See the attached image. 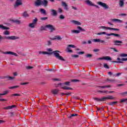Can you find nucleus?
Segmentation results:
<instances>
[{"label":"nucleus","instance_id":"41","mask_svg":"<svg viewBox=\"0 0 127 127\" xmlns=\"http://www.w3.org/2000/svg\"><path fill=\"white\" fill-rule=\"evenodd\" d=\"M19 86L18 85H15L14 86L9 87V89H16V88H18Z\"/></svg>","mask_w":127,"mask_h":127},{"label":"nucleus","instance_id":"43","mask_svg":"<svg viewBox=\"0 0 127 127\" xmlns=\"http://www.w3.org/2000/svg\"><path fill=\"white\" fill-rule=\"evenodd\" d=\"M117 103H118V102H117V101L111 102L110 103V106H114V105H115V104H117Z\"/></svg>","mask_w":127,"mask_h":127},{"label":"nucleus","instance_id":"18","mask_svg":"<svg viewBox=\"0 0 127 127\" xmlns=\"http://www.w3.org/2000/svg\"><path fill=\"white\" fill-rule=\"evenodd\" d=\"M41 0H37L35 2V5L36 6H39L40 5H41Z\"/></svg>","mask_w":127,"mask_h":127},{"label":"nucleus","instance_id":"29","mask_svg":"<svg viewBox=\"0 0 127 127\" xmlns=\"http://www.w3.org/2000/svg\"><path fill=\"white\" fill-rule=\"evenodd\" d=\"M47 28V27H46V25L45 26H42L40 28V30H41V31H43V30H46Z\"/></svg>","mask_w":127,"mask_h":127},{"label":"nucleus","instance_id":"20","mask_svg":"<svg viewBox=\"0 0 127 127\" xmlns=\"http://www.w3.org/2000/svg\"><path fill=\"white\" fill-rule=\"evenodd\" d=\"M15 105L8 106L4 108V110H11V109H14Z\"/></svg>","mask_w":127,"mask_h":127},{"label":"nucleus","instance_id":"13","mask_svg":"<svg viewBox=\"0 0 127 127\" xmlns=\"http://www.w3.org/2000/svg\"><path fill=\"white\" fill-rule=\"evenodd\" d=\"M51 12H52V15L53 16H57V15L58 14L57 11L55 9H51Z\"/></svg>","mask_w":127,"mask_h":127},{"label":"nucleus","instance_id":"34","mask_svg":"<svg viewBox=\"0 0 127 127\" xmlns=\"http://www.w3.org/2000/svg\"><path fill=\"white\" fill-rule=\"evenodd\" d=\"M64 90H72V88L68 87V86H64L62 87Z\"/></svg>","mask_w":127,"mask_h":127},{"label":"nucleus","instance_id":"60","mask_svg":"<svg viewBox=\"0 0 127 127\" xmlns=\"http://www.w3.org/2000/svg\"><path fill=\"white\" fill-rule=\"evenodd\" d=\"M85 53L84 52H79L77 53V54H79V55H81L82 54H84Z\"/></svg>","mask_w":127,"mask_h":127},{"label":"nucleus","instance_id":"53","mask_svg":"<svg viewBox=\"0 0 127 127\" xmlns=\"http://www.w3.org/2000/svg\"><path fill=\"white\" fill-rule=\"evenodd\" d=\"M7 78H8V80H13V79H14V77L9 76L7 77Z\"/></svg>","mask_w":127,"mask_h":127},{"label":"nucleus","instance_id":"21","mask_svg":"<svg viewBox=\"0 0 127 127\" xmlns=\"http://www.w3.org/2000/svg\"><path fill=\"white\" fill-rule=\"evenodd\" d=\"M113 22H118L119 23H122L123 20H120L119 19H113Z\"/></svg>","mask_w":127,"mask_h":127},{"label":"nucleus","instance_id":"16","mask_svg":"<svg viewBox=\"0 0 127 127\" xmlns=\"http://www.w3.org/2000/svg\"><path fill=\"white\" fill-rule=\"evenodd\" d=\"M0 29H2V30H8L9 28L0 24Z\"/></svg>","mask_w":127,"mask_h":127},{"label":"nucleus","instance_id":"9","mask_svg":"<svg viewBox=\"0 0 127 127\" xmlns=\"http://www.w3.org/2000/svg\"><path fill=\"white\" fill-rule=\"evenodd\" d=\"M62 39H63V37L59 35L55 36L54 38L51 39L52 40H55V41H60V40H62Z\"/></svg>","mask_w":127,"mask_h":127},{"label":"nucleus","instance_id":"54","mask_svg":"<svg viewBox=\"0 0 127 127\" xmlns=\"http://www.w3.org/2000/svg\"><path fill=\"white\" fill-rule=\"evenodd\" d=\"M36 22H37V18H35L34 20H33V23L35 24L36 23Z\"/></svg>","mask_w":127,"mask_h":127},{"label":"nucleus","instance_id":"64","mask_svg":"<svg viewBox=\"0 0 127 127\" xmlns=\"http://www.w3.org/2000/svg\"><path fill=\"white\" fill-rule=\"evenodd\" d=\"M4 123H5V121L3 120H0V124H4Z\"/></svg>","mask_w":127,"mask_h":127},{"label":"nucleus","instance_id":"39","mask_svg":"<svg viewBox=\"0 0 127 127\" xmlns=\"http://www.w3.org/2000/svg\"><path fill=\"white\" fill-rule=\"evenodd\" d=\"M103 66L105 69H109L110 67L107 64H104Z\"/></svg>","mask_w":127,"mask_h":127},{"label":"nucleus","instance_id":"50","mask_svg":"<svg viewBox=\"0 0 127 127\" xmlns=\"http://www.w3.org/2000/svg\"><path fill=\"white\" fill-rule=\"evenodd\" d=\"M32 68H33V66H26V69H27V70H30V69H32Z\"/></svg>","mask_w":127,"mask_h":127},{"label":"nucleus","instance_id":"33","mask_svg":"<svg viewBox=\"0 0 127 127\" xmlns=\"http://www.w3.org/2000/svg\"><path fill=\"white\" fill-rule=\"evenodd\" d=\"M70 47L71 48H76V46L74 45H69L67 46L66 49H70Z\"/></svg>","mask_w":127,"mask_h":127},{"label":"nucleus","instance_id":"57","mask_svg":"<svg viewBox=\"0 0 127 127\" xmlns=\"http://www.w3.org/2000/svg\"><path fill=\"white\" fill-rule=\"evenodd\" d=\"M47 50L48 51H49V52H52V51H53V50L52 49H51V48H48V49H47Z\"/></svg>","mask_w":127,"mask_h":127},{"label":"nucleus","instance_id":"8","mask_svg":"<svg viewBox=\"0 0 127 127\" xmlns=\"http://www.w3.org/2000/svg\"><path fill=\"white\" fill-rule=\"evenodd\" d=\"M22 4V0H16L14 5V7H18L19 5Z\"/></svg>","mask_w":127,"mask_h":127},{"label":"nucleus","instance_id":"10","mask_svg":"<svg viewBox=\"0 0 127 127\" xmlns=\"http://www.w3.org/2000/svg\"><path fill=\"white\" fill-rule=\"evenodd\" d=\"M102 100H103V101H106V100H116V98L114 97L113 96L108 95L107 97H103Z\"/></svg>","mask_w":127,"mask_h":127},{"label":"nucleus","instance_id":"42","mask_svg":"<svg viewBox=\"0 0 127 127\" xmlns=\"http://www.w3.org/2000/svg\"><path fill=\"white\" fill-rule=\"evenodd\" d=\"M110 49H113L115 52H119V51L116 48H110Z\"/></svg>","mask_w":127,"mask_h":127},{"label":"nucleus","instance_id":"44","mask_svg":"<svg viewBox=\"0 0 127 127\" xmlns=\"http://www.w3.org/2000/svg\"><path fill=\"white\" fill-rule=\"evenodd\" d=\"M76 116H78V115H77V114H71L70 116H69L68 117V118H69V119H71V117H76Z\"/></svg>","mask_w":127,"mask_h":127},{"label":"nucleus","instance_id":"63","mask_svg":"<svg viewBox=\"0 0 127 127\" xmlns=\"http://www.w3.org/2000/svg\"><path fill=\"white\" fill-rule=\"evenodd\" d=\"M121 61H127V58H122Z\"/></svg>","mask_w":127,"mask_h":127},{"label":"nucleus","instance_id":"22","mask_svg":"<svg viewBox=\"0 0 127 127\" xmlns=\"http://www.w3.org/2000/svg\"><path fill=\"white\" fill-rule=\"evenodd\" d=\"M119 5L121 7H123L125 5V2L123 0H119Z\"/></svg>","mask_w":127,"mask_h":127},{"label":"nucleus","instance_id":"7","mask_svg":"<svg viewBox=\"0 0 127 127\" xmlns=\"http://www.w3.org/2000/svg\"><path fill=\"white\" fill-rule=\"evenodd\" d=\"M46 27L50 30V32H54L56 30L55 27L51 24H48L46 25Z\"/></svg>","mask_w":127,"mask_h":127},{"label":"nucleus","instance_id":"62","mask_svg":"<svg viewBox=\"0 0 127 127\" xmlns=\"http://www.w3.org/2000/svg\"><path fill=\"white\" fill-rule=\"evenodd\" d=\"M62 11H63V10H62V9H61V8H59V12L61 13V12H62Z\"/></svg>","mask_w":127,"mask_h":127},{"label":"nucleus","instance_id":"30","mask_svg":"<svg viewBox=\"0 0 127 127\" xmlns=\"http://www.w3.org/2000/svg\"><path fill=\"white\" fill-rule=\"evenodd\" d=\"M40 11L41 13H43V14H46V10L43 8L40 9Z\"/></svg>","mask_w":127,"mask_h":127},{"label":"nucleus","instance_id":"58","mask_svg":"<svg viewBox=\"0 0 127 127\" xmlns=\"http://www.w3.org/2000/svg\"><path fill=\"white\" fill-rule=\"evenodd\" d=\"M47 45H48V46H50V45H51V41H48V42H47Z\"/></svg>","mask_w":127,"mask_h":127},{"label":"nucleus","instance_id":"45","mask_svg":"<svg viewBox=\"0 0 127 127\" xmlns=\"http://www.w3.org/2000/svg\"><path fill=\"white\" fill-rule=\"evenodd\" d=\"M120 95H121L122 96H126V95H127V91L122 92V93H120Z\"/></svg>","mask_w":127,"mask_h":127},{"label":"nucleus","instance_id":"31","mask_svg":"<svg viewBox=\"0 0 127 127\" xmlns=\"http://www.w3.org/2000/svg\"><path fill=\"white\" fill-rule=\"evenodd\" d=\"M105 81L106 82H109L110 83H111V82H116V80L115 79L109 78L106 79Z\"/></svg>","mask_w":127,"mask_h":127},{"label":"nucleus","instance_id":"26","mask_svg":"<svg viewBox=\"0 0 127 127\" xmlns=\"http://www.w3.org/2000/svg\"><path fill=\"white\" fill-rule=\"evenodd\" d=\"M52 92L54 95H57L58 92H59V90L58 89H54L52 91Z\"/></svg>","mask_w":127,"mask_h":127},{"label":"nucleus","instance_id":"47","mask_svg":"<svg viewBox=\"0 0 127 127\" xmlns=\"http://www.w3.org/2000/svg\"><path fill=\"white\" fill-rule=\"evenodd\" d=\"M47 17H42L40 18L41 20H46V19H48Z\"/></svg>","mask_w":127,"mask_h":127},{"label":"nucleus","instance_id":"2","mask_svg":"<svg viewBox=\"0 0 127 127\" xmlns=\"http://www.w3.org/2000/svg\"><path fill=\"white\" fill-rule=\"evenodd\" d=\"M100 29H103L104 30H114L115 31H119L120 29L115 28H112L110 27H106V26H100L99 27Z\"/></svg>","mask_w":127,"mask_h":127},{"label":"nucleus","instance_id":"40","mask_svg":"<svg viewBox=\"0 0 127 127\" xmlns=\"http://www.w3.org/2000/svg\"><path fill=\"white\" fill-rule=\"evenodd\" d=\"M126 102H127V98L121 99L120 101L121 103H126Z\"/></svg>","mask_w":127,"mask_h":127},{"label":"nucleus","instance_id":"35","mask_svg":"<svg viewBox=\"0 0 127 127\" xmlns=\"http://www.w3.org/2000/svg\"><path fill=\"white\" fill-rule=\"evenodd\" d=\"M99 88H102V89H105V88H111V85H105L99 86Z\"/></svg>","mask_w":127,"mask_h":127},{"label":"nucleus","instance_id":"4","mask_svg":"<svg viewBox=\"0 0 127 127\" xmlns=\"http://www.w3.org/2000/svg\"><path fill=\"white\" fill-rule=\"evenodd\" d=\"M97 3L98 4V5H100V6L103 7L104 9H109V8H110L109 5L107 4V3L105 2H103L102 1H97Z\"/></svg>","mask_w":127,"mask_h":127},{"label":"nucleus","instance_id":"24","mask_svg":"<svg viewBox=\"0 0 127 127\" xmlns=\"http://www.w3.org/2000/svg\"><path fill=\"white\" fill-rule=\"evenodd\" d=\"M39 54H44V55L47 54L48 55H50L51 54V53H48L47 52H42V51L39 52Z\"/></svg>","mask_w":127,"mask_h":127},{"label":"nucleus","instance_id":"59","mask_svg":"<svg viewBox=\"0 0 127 127\" xmlns=\"http://www.w3.org/2000/svg\"><path fill=\"white\" fill-rule=\"evenodd\" d=\"M113 63H123V62L113 61Z\"/></svg>","mask_w":127,"mask_h":127},{"label":"nucleus","instance_id":"49","mask_svg":"<svg viewBox=\"0 0 127 127\" xmlns=\"http://www.w3.org/2000/svg\"><path fill=\"white\" fill-rule=\"evenodd\" d=\"M66 51L68 53H72V52H73V51H72V50H70V49H66Z\"/></svg>","mask_w":127,"mask_h":127},{"label":"nucleus","instance_id":"3","mask_svg":"<svg viewBox=\"0 0 127 127\" xmlns=\"http://www.w3.org/2000/svg\"><path fill=\"white\" fill-rule=\"evenodd\" d=\"M8 39V40H15V39H18V37L15 36H5L2 37V36L0 35V39Z\"/></svg>","mask_w":127,"mask_h":127},{"label":"nucleus","instance_id":"23","mask_svg":"<svg viewBox=\"0 0 127 127\" xmlns=\"http://www.w3.org/2000/svg\"><path fill=\"white\" fill-rule=\"evenodd\" d=\"M94 100L96 102H100V101L101 102H104V99H103V97L101 98V99L98 98H94Z\"/></svg>","mask_w":127,"mask_h":127},{"label":"nucleus","instance_id":"56","mask_svg":"<svg viewBox=\"0 0 127 127\" xmlns=\"http://www.w3.org/2000/svg\"><path fill=\"white\" fill-rule=\"evenodd\" d=\"M93 51L94 52H99V51H100V49H95L94 50H93Z\"/></svg>","mask_w":127,"mask_h":127},{"label":"nucleus","instance_id":"36","mask_svg":"<svg viewBox=\"0 0 127 127\" xmlns=\"http://www.w3.org/2000/svg\"><path fill=\"white\" fill-rule=\"evenodd\" d=\"M120 57H127V54H121L120 55Z\"/></svg>","mask_w":127,"mask_h":127},{"label":"nucleus","instance_id":"27","mask_svg":"<svg viewBox=\"0 0 127 127\" xmlns=\"http://www.w3.org/2000/svg\"><path fill=\"white\" fill-rule=\"evenodd\" d=\"M29 27H30L31 28H34V27H35V24H34V23H31L29 24Z\"/></svg>","mask_w":127,"mask_h":127},{"label":"nucleus","instance_id":"37","mask_svg":"<svg viewBox=\"0 0 127 127\" xmlns=\"http://www.w3.org/2000/svg\"><path fill=\"white\" fill-rule=\"evenodd\" d=\"M92 41L93 42H100V39H94Z\"/></svg>","mask_w":127,"mask_h":127},{"label":"nucleus","instance_id":"51","mask_svg":"<svg viewBox=\"0 0 127 127\" xmlns=\"http://www.w3.org/2000/svg\"><path fill=\"white\" fill-rule=\"evenodd\" d=\"M108 92H109L108 91H106V90L99 91L100 93H105L106 94H108Z\"/></svg>","mask_w":127,"mask_h":127},{"label":"nucleus","instance_id":"11","mask_svg":"<svg viewBox=\"0 0 127 127\" xmlns=\"http://www.w3.org/2000/svg\"><path fill=\"white\" fill-rule=\"evenodd\" d=\"M2 53L3 54H6L7 55H14V56L17 57V54H16V53L14 52H10V51L6 52H3Z\"/></svg>","mask_w":127,"mask_h":127},{"label":"nucleus","instance_id":"12","mask_svg":"<svg viewBox=\"0 0 127 127\" xmlns=\"http://www.w3.org/2000/svg\"><path fill=\"white\" fill-rule=\"evenodd\" d=\"M73 24H74L75 25H81L82 24L80 22L77 20H72L70 21Z\"/></svg>","mask_w":127,"mask_h":127},{"label":"nucleus","instance_id":"38","mask_svg":"<svg viewBox=\"0 0 127 127\" xmlns=\"http://www.w3.org/2000/svg\"><path fill=\"white\" fill-rule=\"evenodd\" d=\"M8 94V90H5L3 91V93H2V96H4L5 95H6Z\"/></svg>","mask_w":127,"mask_h":127},{"label":"nucleus","instance_id":"52","mask_svg":"<svg viewBox=\"0 0 127 127\" xmlns=\"http://www.w3.org/2000/svg\"><path fill=\"white\" fill-rule=\"evenodd\" d=\"M86 57L87 58H91V57H92V55H91V54H87V55H86Z\"/></svg>","mask_w":127,"mask_h":127},{"label":"nucleus","instance_id":"32","mask_svg":"<svg viewBox=\"0 0 127 127\" xmlns=\"http://www.w3.org/2000/svg\"><path fill=\"white\" fill-rule=\"evenodd\" d=\"M104 60H107V61H111L112 60V58L109 56L104 57Z\"/></svg>","mask_w":127,"mask_h":127},{"label":"nucleus","instance_id":"46","mask_svg":"<svg viewBox=\"0 0 127 127\" xmlns=\"http://www.w3.org/2000/svg\"><path fill=\"white\" fill-rule=\"evenodd\" d=\"M60 18L61 19H64V18H65V16H64V15H63V14H61L60 15Z\"/></svg>","mask_w":127,"mask_h":127},{"label":"nucleus","instance_id":"61","mask_svg":"<svg viewBox=\"0 0 127 127\" xmlns=\"http://www.w3.org/2000/svg\"><path fill=\"white\" fill-rule=\"evenodd\" d=\"M121 74H122L120 72H118L116 74V77H119V76H121Z\"/></svg>","mask_w":127,"mask_h":127},{"label":"nucleus","instance_id":"15","mask_svg":"<svg viewBox=\"0 0 127 127\" xmlns=\"http://www.w3.org/2000/svg\"><path fill=\"white\" fill-rule=\"evenodd\" d=\"M114 45H117L119 46L121 45V44H120L123 43V41H119V40H115L114 41Z\"/></svg>","mask_w":127,"mask_h":127},{"label":"nucleus","instance_id":"48","mask_svg":"<svg viewBox=\"0 0 127 127\" xmlns=\"http://www.w3.org/2000/svg\"><path fill=\"white\" fill-rule=\"evenodd\" d=\"M71 56L73 58H78V57H79V56L77 55H72Z\"/></svg>","mask_w":127,"mask_h":127},{"label":"nucleus","instance_id":"19","mask_svg":"<svg viewBox=\"0 0 127 127\" xmlns=\"http://www.w3.org/2000/svg\"><path fill=\"white\" fill-rule=\"evenodd\" d=\"M41 3L42 5L44 6H47V4H48V1H47V0H43L41 1Z\"/></svg>","mask_w":127,"mask_h":127},{"label":"nucleus","instance_id":"25","mask_svg":"<svg viewBox=\"0 0 127 127\" xmlns=\"http://www.w3.org/2000/svg\"><path fill=\"white\" fill-rule=\"evenodd\" d=\"M3 35H9L10 34V32H9V31L5 30L3 31Z\"/></svg>","mask_w":127,"mask_h":127},{"label":"nucleus","instance_id":"5","mask_svg":"<svg viewBox=\"0 0 127 127\" xmlns=\"http://www.w3.org/2000/svg\"><path fill=\"white\" fill-rule=\"evenodd\" d=\"M84 2H85L87 5H89V6H94L96 7V8H100V7L96 4H95L92 1L90 0H85Z\"/></svg>","mask_w":127,"mask_h":127},{"label":"nucleus","instance_id":"6","mask_svg":"<svg viewBox=\"0 0 127 127\" xmlns=\"http://www.w3.org/2000/svg\"><path fill=\"white\" fill-rule=\"evenodd\" d=\"M77 28L78 30H71V33H75L76 34H78V33H80L81 31H86V30H85V29H83L80 26H77Z\"/></svg>","mask_w":127,"mask_h":127},{"label":"nucleus","instance_id":"28","mask_svg":"<svg viewBox=\"0 0 127 127\" xmlns=\"http://www.w3.org/2000/svg\"><path fill=\"white\" fill-rule=\"evenodd\" d=\"M22 15L24 17H28L29 16V15L27 13V11L24 12Z\"/></svg>","mask_w":127,"mask_h":127},{"label":"nucleus","instance_id":"17","mask_svg":"<svg viewBox=\"0 0 127 127\" xmlns=\"http://www.w3.org/2000/svg\"><path fill=\"white\" fill-rule=\"evenodd\" d=\"M112 35H114V36H115L116 37H120L121 35L119 34H115L114 33H111L110 34H107V36H111Z\"/></svg>","mask_w":127,"mask_h":127},{"label":"nucleus","instance_id":"1","mask_svg":"<svg viewBox=\"0 0 127 127\" xmlns=\"http://www.w3.org/2000/svg\"><path fill=\"white\" fill-rule=\"evenodd\" d=\"M60 53V51H55L53 52L54 55L57 58V59H59V60H61V61H65V60L64 59L63 57H62L59 53Z\"/></svg>","mask_w":127,"mask_h":127},{"label":"nucleus","instance_id":"14","mask_svg":"<svg viewBox=\"0 0 127 127\" xmlns=\"http://www.w3.org/2000/svg\"><path fill=\"white\" fill-rule=\"evenodd\" d=\"M62 5L64 7L65 10H68V5L66 3V2H62Z\"/></svg>","mask_w":127,"mask_h":127},{"label":"nucleus","instance_id":"55","mask_svg":"<svg viewBox=\"0 0 127 127\" xmlns=\"http://www.w3.org/2000/svg\"><path fill=\"white\" fill-rule=\"evenodd\" d=\"M64 85H66V86H70V82H66L64 83Z\"/></svg>","mask_w":127,"mask_h":127}]
</instances>
